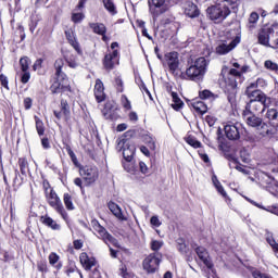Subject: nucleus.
<instances>
[{
	"instance_id": "obj_37",
	"label": "nucleus",
	"mask_w": 278,
	"mask_h": 278,
	"mask_svg": "<svg viewBox=\"0 0 278 278\" xmlns=\"http://www.w3.org/2000/svg\"><path fill=\"white\" fill-rule=\"evenodd\" d=\"M200 101H205V99H218V96L211 92L208 89H204L202 91H199V98Z\"/></svg>"
},
{
	"instance_id": "obj_34",
	"label": "nucleus",
	"mask_w": 278,
	"mask_h": 278,
	"mask_svg": "<svg viewBox=\"0 0 278 278\" xmlns=\"http://www.w3.org/2000/svg\"><path fill=\"white\" fill-rule=\"evenodd\" d=\"M185 142H187L189 147H192V149H201L203 147V143L197 140V137H194V135H188L187 137H185Z\"/></svg>"
},
{
	"instance_id": "obj_51",
	"label": "nucleus",
	"mask_w": 278,
	"mask_h": 278,
	"mask_svg": "<svg viewBox=\"0 0 278 278\" xmlns=\"http://www.w3.org/2000/svg\"><path fill=\"white\" fill-rule=\"evenodd\" d=\"M86 18V15L84 13H72V22L77 24L81 23Z\"/></svg>"
},
{
	"instance_id": "obj_1",
	"label": "nucleus",
	"mask_w": 278,
	"mask_h": 278,
	"mask_svg": "<svg viewBox=\"0 0 278 278\" xmlns=\"http://www.w3.org/2000/svg\"><path fill=\"white\" fill-rule=\"evenodd\" d=\"M268 86V83L263 77L256 78V80L248 83L244 94L250 99L245 103V108L260 109L270 108L273 98L268 97L263 90Z\"/></svg>"
},
{
	"instance_id": "obj_13",
	"label": "nucleus",
	"mask_w": 278,
	"mask_h": 278,
	"mask_svg": "<svg viewBox=\"0 0 278 278\" xmlns=\"http://www.w3.org/2000/svg\"><path fill=\"white\" fill-rule=\"evenodd\" d=\"M79 175L83 177L86 186H92L99 179V167L97 165H85L79 167Z\"/></svg>"
},
{
	"instance_id": "obj_40",
	"label": "nucleus",
	"mask_w": 278,
	"mask_h": 278,
	"mask_svg": "<svg viewBox=\"0 0 278 278\" xmlns=\"http://www.w3.org/2000/svg\"><path fill=\"white\" fill-rule=\"evenodd\" d=\"M119 101L125 112H129V110H131V101L127 98V94H122Z\"/></svg>"
},
{
	"instance_id": "obj_53",
	"label": "nucleus",
	"mask_w": 278,
	"mask_h": 278,
	"mask_svg": "<svg viewBox=\"0 0 278 278\" xmlns=\"http://www.w3.org/2000/svg\"><path fill=\"white\" fill-rule=\"evenodd\" d=\"M139 169H140V173H142V175H146L147 177H149L150 172H149V167L147 166V163L140 161L139 162Z\"/></svg>"
},
{
	"instance_id": "obj_41",
	"label": "nucleus",
	"mask_w": 278,
	"mask_h": 278,
	"mask_svg": "<svg viewBox=\"0 0 278 278\" xmlns=\"http://www.w3.org/2000/svg\"><path fill=\"white\" fill-rule=\"evenodd\" d=\"M35 123L38 136H45V123L42 119H40L38 116H35Z\"/></svg>"
},
{
	"instance_id": "obj_17",
	"label": "nucleus",
	"mask_w": 278,
	"mask_h": 278,
	"mask_svg": "<svg viewBox=\"0 0 278 278\" xmlns=\"http://www.w3.org/2000/svg\"><path fill=\"white\" fill-rule=\"evenodd\" d=\"M194 251L199 260L204 264V266H206L208 270H214V261H212V256H210V252L207 251V249L198 245Z\"/></svg>"
},
{
	"instance_id": "obj_52",
	"label": "nucleus",
	"mask_w": 278,
	"mask_h": 278,
	"mask_svg": "<svg viewBox=\"0 0 278 278\" xmlns=\"http://www.w3.org/2000/svg\"><path fill=\"white\" fill-rule=\"evenodd\" d=\"M217 121H218V118L214 115L205 116V123H206V125H208V127H214V125H216Z\"/></svg>"
},
{
	"instance_id": "obj_43",
	"label": "nucleus",
	"mask_w": 278,
	"mask_h": 278,
	"mask_svg": "<svg viewBox=\"0 0 278 278\" xmlns=\"http://www.w3.org/2000/svg\"><path fill=\"white\" fill-rule=\"evenodd\" d=\"M177 249H178L179 253H182L185 255L188 253V245L186 244V239L178 238Z\"/></svg>"
},
{
	"instance_id": "obj_46",
	"label": "nucleus",
	"mask_w": 278,
	"mask_h": 278,
	"mask_svg": "<svg viewBox=\"0 0 278 278\" xmlns=\"http://www.w3.org/2000/svg\"><path fill=\"white\" fill-rule=\"evenodd\" d=\"M164 247V242L159 241V240H152L150 243V249L151 251H154V253H160V249Z\"/></svg>"
},
{
	"instance_id": "obj_58",
	"label": "nucleus",
	"mask_w": 278,
	"mask_h": 278,
	"mask_svg": "<svg viewBox=\"0 0 278 278\" xmlns=\"http://www.w3.org/2000/svg\"><path fill=\"white\" fill-rule=\"evenodd\" d=\"M31 105H34V100L31 98H25L24 99V109L25 110H31Z\"/></svg>"
},
{
	"instance_id": "obj_3",
	"label": "nucleus",
	"mask_w": 278,
	"mask_h": 278,
	"mask_svg": "<svg viewBox=\"0 0 278 278\" xmlns=\"http://www.w3.org/2000/svg\"><path fill=\"white\" fill-rule=\"evenodd\" d=\"M55 70V80L50 86V92L52 94H64V92H73V87L71 86V78L68 75L62 71L64 68V59H56L53 65Z\"/></svg>"
},
{
	"instance_id": "obj_24",
	"label": "nucleus",
	"mask_w": 278,
	"mask_h": 278,
	"mask_svg": "<svg viewBox=\"0 0 278 278\" xmlns=\"http://www.w3.org/2000/svg\"><path fill=\"white\" fill-rule=\"evenodd\" d=\"M79 262L85 270H92V267L97 266V258L88 256L86 252L79 254Z\"/></svg>"
},
{
	"instance_id": "obj_61",
	"label": "nucleus",
	"mask_w": 278,
	"mask_h": 278,
	"mask_svg": "<svg viewBox=\"0 0 278 278\" xmlns=\"http://www.w3.org/2000/svg\"><path fill=\"white\" fill-rule=\"evenodd\" d=\"M128 118L130 123H138V113H136V111L129 112Z\"/></svg>"
},
{
	"instance_id": "obj_62",
	"label": "nucleus",
	"mask_w": 278,
	"mask_h": 278,
	"mask_svg": "<svg viewBox=\"0 0 278 278\" xmlns=\"http://www.w3.org/2000/svg\"><path fill=\"white\" fill-rule=\"evenodd\" d=\"M74 184L80 188L81 192L84 193L85 189H84V180L79 177L74 179Z\"/></svg>"
},
{
	"instance_id": "obj_18",
	"label": "nucleus",
	"mask_w": 278,
	"mask_h": 278,
	"mask_svg": "<svg viewBox=\"0 0 278 278\" xmlns=\"http://www.w3.org/2000/svg\"><path fill=\"white\" fill-rule=\"evenodd\" d=\"M116 108V101L108 100L102 109V114L106 121H118L121 116L114 111Z\"/></svg>"
},
{
	"instance_id": "obj_5",
	"label": "nucleus",
	"mask_w": 278,
	"mask_h": 278,
	"mask_svg": "<svg viewBox=\"0 0 278 278\" xmlns=\"http://www.w3.org/2000/svg\"><path fill=\"white\" fill-rule=\"evenodd\" d=\"M42 188H43V194L46 198V201L52 210L56 211L58 214L63 218V220H68V213L64 208V204H62V200L60 199V195H58V192H55V189L51 187V184H49V180L42 181Z\"/></svg>"
},
{
	"instance_id": "obj_39",
	"label": "nucleus",
	"mask_w": 278,
	"mask_h": 278,
	"mask_svg": "<svg viewBox=\"0 0 278 278\" xmlns=\"http://www.w3.org/2000/svg\"><path fill=\"white\" fill-rule=\"evenodd\" d=\"M114 88L116 92H125V83L121 76H116L114 79Z\"/></svg>"
},
{
	"instance_id": "obj_55",
	"label": "nucleus",
	"mask_w": 278,
	"mask_h": 278,
	"mask_svg": "<svg viewBox=\"0 0 278 278\" xmlns=\"http://www.w3.org/2000/svg\"><path fill=\"white\" fill-rule=\"evenodd\" d=\"M236 166V170H238L239 173H242L243 175H249V169H245L242 167V163L240 161H238V163H235Z\"/></svg>"
},
{
	"instance_id": "obj_44",
	"label": "nucleus",
	"mask_w": 278,
	"mask_h": 278,
	"mask_svg": "<svg viewBox=\"0 0 278 278\" xmlns=\"http://www.w3.org/2000/svg\"><path fill=\"white\" fill-rule=\"evenodd\" d=\"M2 255L1 262H3L4 264H8V262H14V254H12V252L8 251V250H3L2 252H0Z\"/></svg>"
},
{
	"instance_id": "obj_42",
	"label": "nucleus",
	"mask_w": 278,
	"mask_h": 278,
	"mask_svg": "<svg viewBox=\"0 0 278 278\" xmlns=\"http://www.w3.org/2000/svg\"><path fill=\"white\" fill-rule=\"evenodd\" d=\"M37 269L42 275H47L49 273V265L47 264V260H41L37 262Z\"/></svg>"
},
{
	"instance_id": "obj_8",
	"label": "nucleus",
	"mask_w": 278,
	"mask_h": 278,
	"mask_svg": "<svg viewBox=\"0 0 278 278\" xmlns=\"http://www.w3.org/2000/svg\"><path fill=\"white\" fill-rule=\"evenodd\" d=\"M224 131L228 140H240L243 138V140H247V142H256V139L253 135L244 136V134H247V128H244V126H242L240 123L227 124L224 127Z\"/></svg>"
},
{
	"instance_id": "obj_59",
	"label": "nucleus",
	"mask_w": 278,
	"mask_h": 278,
	"mask_svg": "<svg viewBox=\"0 0 278 278\" xmlns=\"http://www.w3.org/2000/svg\"><path fill=\"white\" fill-rule=\"evenodd\" d=\"M150 224L153 226V227H160L162 225V222H160V217L157 216H152L150 218Z\"/></svg>"
},
{
	"instance_id": "obj_38",
	"label": "nucleus",
	"mask_w": 278,
	"mask_h": 278,
	"mask_svg": "<svg viewBox=\"0 0 278 278\" xmlns=\"http://www.w3.org/2000/svg\"><path fill=\"white\" fill-rule=\"evenodd\" d=\"M143 142L150 149V151H155V138L151 137V135L143 136Z\"/></svg>"
},
{
	"instance_id": "obj_35",
	"label": "nucleus",
	"mask_w": 278,
	"mask_h": 278,
	"mask_svg": "<svg viewBox=\"0 0 278 278\" xmlns=\"http://www.w3.org/2000/svg\"><path fill=\"white\" fill-rule=\"evenodd\" d=\"M65 150H66V153L70 155L71 161L74 164V166H76V168H81V164H79V160H77V155L73 151V148H71V144L66 143Z\"/></svg>"
},
{
	"instance_id": "obj_22",
	"label": "nucleus",
	"mask_w": 278,
	"mask_h": 278,
	"mask_svg": "<svg viewBox=\"0 0 278 278\" xmlns=\"http://www.w3.org/2000/svg\"><path fill=\"white\" fill-rule=\"evenodd\" d=\"M212 184H213L216 192H218L220 194V197H223L225 203H227V205H231V198L229 197V194H227L225 187H223V184H220V180H218V176H216V174H214V172L212 175Z\"/></svg>"
},
{
	"instance_id": "obj_20",
	"label": "nucleus",
	"mask_w": 278,
	"mask_h": 278,
	"mask_svg": "<svg viewBox=\"0 0 278 278\" xmlns=\"http://www.w3.org/2000/svg\"><path fill=\"white\" fill-rule=\"evenodd\" d=\"M88 26L93 34L102 37V42H110V37H108V26H105V24L99 22H90Z\"/></svg>"
},
{
	"instance_id": "obj_23",
	"label": "nucleus",
	"mask_w": 278,
	"mask_h": 278,
	"mask_svg": "<svg viewBox=\"0 0 278 278\" xmlns=\"http://www.w3.org/2000/svg\"><path fill=\"white\" fill-rule=\"evenodd\" d=\"M187 105L189 108H192L194 112H197L200 116H203V114H207V104L199 98L187 100Z\"/></svg>"
},
{
	"instance_id": "obj_2",
	"label": "nucleus",
	"mask_w": 278,
	"mask_h": 278,
	"mask_svg": "<svg viewBox=\"0 0 278 278\" xmlns=\"http://www.w3.org/2000/svg\"><path fill=\"white\" fill-rule=\"evenodd\" d=\"M265 112L266 109L263 108L252 109L249 106H244V110L241 114L248 127H252V129H260V134L263 138H274L275 128H270V126H268V123L264 122V118L257 115L264 114Z\"/></svg>"
},
{
	"instance_id": "obj_12",
	"label": "nucleus",
	"mask_w": 278,
	"mask_h": 278,
	"mask_svg": "<svg viewBox=\"0 0 278 278\" xmlns=\"http://www.w3.org/2000/svg\"><path fill=\"white\" fill-rule=\"evenodd\" d=\"M91 227L94 229L99 236V239L104 242V244H113L116 249H121V243L118 239L114 238L108 229L103 227L98 219H91Z\"/></svg>"
},
{
	"instance_id": "obj_25",
	"label": "nucleus",
	"mask_w": 278,
	"mask_h": 278,
	"mask_svg": "<svg viewBox=\"0 0 278 278\" xmlns=\"http://www.w3.org/2000/svg\"><path fill=\"white\" fill-rule=\"evenodd\" d=\"M39 222L45 227H48V229H52V231H60V229H62V226H60L58 222H55L51 216H49V214L40 216Z\"/></svg>"
},
{
	"instance_id": "obj_28",
	"label": "nucleus",
	"mask_w": 278,
	"mask_h": 278,
	"mask_svg": "<svg viewBox=\"0 0 278 278\" xmlns=\"http://www.w3.org/2000/svg\"><path fill=\"white\" fill-rule=\"evenodd\" d=\"M17 166L23 177H27V175H31V170L29 169V159H27V156L18 157Z\"/></svg>"
},
{
	"instance_id": "obj_49",
	"label": "nucleus",
	"mask_w": 278,
	"mask_h": 278,
	"mask_svg": "<svg viewBox=\"0 0 278 278\" xmlns=\"http://www.w3.org/2000/svg\"><path fill=\"white\" fill-rule=\"evenodd\" d=\"M0 86L4 88V90H10V79L5 74H0Z\"/></svg>"
},
{
	"instance_id": "obj_16",
	"label": "nucleus",
	"mask_w": 278,
	"mask_h": 278,
	"mask_svg": "<svg viewBox=\"0 0 278 278\" xmlns=\"http://www.w3.org/2000/svg\"><path fill=\"white\" fill-rule=\"evenodd\" d=\"M238 45H240V37L236 36V38H233L229 45H227V41H222V43L215 48V53H217V55H227V53H231V51H233Z\"/></svg>"
},
{
	"instance_id": "obj_29",
	"label": "nucleus",
	"mask_w": 278,
	"mask_h": 278,
	"mask_svg": "<svg viewBox=\"0 0 278 278\" xmlns=\"http://www.w3.org/2000/svg\"><path fill=\"white\" fill-rule=\"evenodd\" d=\"M185 14L189 16V18H197L201 14V11H199V7L194 4V2L189 1L186 3Z\"/></svg>"
},
{
	"instance_id": "obj_10",
	"label": "nucleus",
	"mask_w": 278,
	"mask_h": 278,
	"mask_svg": "<svg viewBox=\"0 0 278 278\" xmlns=\"http://www.w3.org/2000/svg\"><path fill=\"white\" fill-rule=\"evenodd\" d=\"M206 14L211 21H214V23H223V21L231 14V9L225 3H219L208 7L206 9Z\"/></svg>"
},
{
	"instance_id": "obj_9",
	"label": "nucleus",
	"mask_w": 278,
	"mask_h": 278,
	"mask_svg": "<svg viewBox=\"0 0 278 278\" xmlns=\"http://www.w3.org/2000/svg\"><path fill=\"white\" fill-rule=\"evenodd\" d=\"M118 41L111 43L112 52L104 54L102 65L106 73H112L121 64V52L118 51Z\"/></svg>"
},
{
	"instance_id": "obj_64",
	"label": "nucleus",
	"mask_w": 278,
	"mask_h": 278,
	"mask_svg": "<svg viewBox=\"0 0 278 278\" xmlns=\"http://www.w3.org/2000/svg\"><path fill=\"white\" fill-rule=\"evenodd\" d=\"M271 42H274L276 49H278V34L277 33H274L271 35Z\"/></svg>"
},
{
	"instance_id": "obj_19",
	"label": "nucleus",
	"mask_w": 278,
	"mask_h": 278,
	"mask_svg": "<svg viewBox=\"0 0 278 278\" xmlns=\"http://www.w3.org/2000/svg\"><path fill=\"white\" fill-rule=\"evenodd\" d=\"M93 97L97 103H103L108 101V93H105V85L103 84V80H101L100 78L96 79V84L93 87Z\"/></svg>"
},
{
	"instance_id": "obj_54",
	"label": "nucleus",
	"mask_w": 278,
	"mask_h": 278,
	"mask_svg": "<svg viewBox=\"0 0 278 278\" xmlns=\"http://www.w3.org/2000/svg\"><path fill=\"white\" fill-rule=\"evenodd\" d=\"M277 66V63L273 62L271 60H266L264 62V67L267 71H271V73L275 71V67Z\"/></svg>"
},
{
	"instance_id": "obj_36",
	"label": "nucleus",
	"mask_w": 278,
	"mask_h": 278,
	"mask_svg": "<svg viewBox=\"0 0 278 278\" xmlns=\"http://www.w3.org/2000/svg\"><path fill=\"white\" fill-rule=\"evenodd\" d=\"M63 202L68 212H73V210H75V205L73 204V195H71V193L63 194Z\"/></svg>"
},
{
	"instance_id": "obj_56",
	"label": "nucleus",
	"mask_w": 278,
	"mask_h": 278,
	"mask_svg": "<svg viewBox=\"0 0 278 278\" xmlns=\"http://www.w3.org/2000/svg\"><path fill=\"white\" fill-rule=\"evenodd\" d=\"M73 245L76 251H79L80 249H84V240L76 239L73 241Z\"/></svg>"
},
{
	"instance_id": "obj_11",
	"label": "nucleus",
	"mask_w": 278,
	"mask_h": 278,
	"mask_svg": "<svg viewBox=\"0 0 278 278\" xmlns=\"http://www.w3.org/2000/svg\"><path fill=\"white\" fill-rule=\"evenodd\" d=\"M162 253L152 252L142 261V268L148 275H155L160 270L162 264Z\"/></svg>"
},
{
	"instance_id": "obj_14",
	"label": "nucleus",
	"mask_w": 278,
	"mask_h": 278,
	"mask_svg": "<svg viewBox=\"0 0 278 278\" xmlns=\"http://www.w3.org/2000/svg\"><path fill=\"white\" fill-rule=\"evenodd\" d=\"M164 62L168 68V73H170V75H173L174 77H178L179 76V52L177 51H172V52H167L164 55Z\"/></svg>"
},
{
	"instance_id": "obj_31",
	"label": "nucleus",
	"mask_w": 278,
	"mask_h": 278,
	"mask_svg": "<svg viewBox=\"0 0 278 278\" xmlns=\"http://www.w3.org/2000/svg\"><path fill=\"white\" fill-rule=\"evenodd\" d=\"M108 207L115 218H118L119 220H125L123 210L121 208V206H118V204H116V202L110 201L108 203Z\"/></svg>"
},
{
	"instance_id": "obj_7",
	"label": "nucleus",
	"mask_w": 278,
	"mask_h": 278,
	"mask_svg": "<svg viewBox=\"0 0 278 278\" xmlns=\"http://www.w3.org/2000/svg\"><path fill=\"white\" fill-rule=\"evenodd\" d=\"M238 79H242V72L230 68L227 77L224 78L223 90L227 94V100L233 104L236 103V94H238Z\"/></svg>"
},
{
	"instance_id": "obj_27",
	"label": "nucleus",
	"mask_w": 278,
	"mask_h": 278,
	"mask_svg": "<svg viewBox=\"0 0 278 278\" xmlns=\"http://www.w3.org/2000/svg\"><path fill=\"white\" fill-rule=\"evenodd\" d=\"M265 118L270 125V127H277L278 126V111L277 109H273L270 106L265 109Z\"/></svg>"
},
{
	"instance_id": "obj_63",
	"label": "nucleus",
	"mask_w": 278,
	"mask_h": 278,
	"mask_svg": "<svg viewBox=\"0 0 278 278\" xmlns=\"http://www.w3.org/2000/svg\"><path fill=\"white\" fill-rule=\"evenodd\" d=\"M121 276L123 277V278H131V274H129L128 271H127V266H123L122 268H121Z\"/></svg>"
},
{
	"instance_id": "obj_45",
	"label": "nucleus",
	"mask_w": 278,
	"mask_h": 278,
	"mask_svg": "<svg viewBox=\"0 0 278 278\" xmlns=\"http://www.w3.org/2000/svg\"><path fill=\"white\" fill-rule=\"evenodd\" d=\"M29 64H31L29 56H22L20 59L21 71H29Z\"/></svg>"
},
{
	"instance_id": "obj_50",
	"label": "nucleus",
	"mask_w": 278,
	"mask_h": 278,
	"mask_svg": "<svg viewBox=\"0 0 278 278\" xmlns=\"http://www.w3.org/2000/svg\"><path fill=\"white\" fill-rule=\"evenodd\" d=\"M50 266H55L60 262V255L55 252H51L48 256Z\"/></svg>"
},
{
	"instance_id": "obj_4",
	"label": "nucleus",
	"mask_w": 278,
	"mask_h": 278,
	"mask_svg": "<svg viewBox=\"0 0 278 278\" xmlns=\"http://www.w3.org/2000/svg\"><path fill=\"white\" fill-rule=\"evenodd\" d=\"M210 65V61L205 59V56H200L195 59L193 63L189 67H187L186 72L180 74V79H189V81H199L205 77V73H207V66Z\"/></svg>"
},
{
	"instance_id": "obj_26",
	"label": "nucleus",
	"mask_w": 278,
	"mask_h": 278,
	"mask_svg": "<svg viewBox=\"0 0 278 278\" xmlns=\"http://www.w3.org/2000/svg\"><path fill=\"white\" fill-rule=\"evenodd\" d=\"M64 34L68 45H71V47H73V49H75L78 53H81V47L79 46V41H77L75 30L68 28L64 31Z\"/></svg>"
},
{
	"instance_id": "obj_33",
	"label": "nucleus",
	"mask_w": 278,
	"mask_h": 278,
	"mask_svg": "<svg viewBox=\"0 0 278 278\" xmlns=\"http://www.w3.org/2000/svg\"><path fill=\"white\" fill-rule=\"evenodd\" d=\"M104 9L111 14L112 16H116L118 11L116 10V4H114V0H102Z\"/></svg>"
},
{
	"instance_id": "obj_60",
	"label": "nucleus",
	"mask_w": 278,
	"mask_h": 278,
	"mask_svg": "<svg viewBox=\"0 0 278 278\" xmlns=\"http://www.w3.org/2000/svg\"><path fill=\"white\" fill-rule=\"evenodd\" d=\"M42 62H45V60L37 59L33 65V71H40V68H42Z\"/></svg>"
},
{
	"instance_id": "obj_57",
	"label": "nucleus",
	"mask_w": 278,
	"mask_h": 278,
	"mask_svg": "<svg viewBox=\"0 0 278 278\" xmlns=\"http://www.w3.org/2000/svg\"><path fill=\"white\" fill-rule=\"evenodd\" d=\"M41 147L45 150H48L51 148V142L49 141V137L41 138Z\"/></svg>"
},
{
	"instance_id": "obj_32",
	"label": "nucleus",
	"mask_w": 278,
	"mask_h": 278,
	"mask_svg": "<svg viewBox=\"0 0 278 278\" xmlns=\"http://www.w3.org/2000/svg\"><path fill=\"white\" fill-rule=\"evenodd\" d=\"M170 97H172V108L173 110H175V112H180L181 110H184V100H181V98H179V93H177L176 91H172L170 92Z\"/></svg>"
},
{
	"instance_id": "obj_21",
	"label": "nucleus",
	"mask_w": 278,
	"mask_h": 278,
	"mask_svg": "<svg viewBox=\"0 0 278 278\" xmlns=\"http://www.w3.org/2000/svg\"><path fill=\"white\" fill-rule=\"evenodd\" d=\"M53 114L58 121H62V114L65 121H71V105H68V101L61 99L60 111L54 110Z\"/></svg>"
},
{
	"instance_id": "obj_15",
	"label": "nucleus",
	"mask_w": 278,
	"mask_h": 278,
	"mask_svg": "<svg viewBox=\"0 0 278 278\" xmlns=\"http://www.w3.org/2000/svg\"><path fill=\"white\" fill-rule=\"evenodd\" d=\"M275 34V24L274 25H264L261 29H258L257 40L258 45L263 47H270V38Z\"/></svg>"
},
{
	"instance_id": "obj_47",
	"label": "nucleus",
	"mask_w": 278,
	"mask_h": 278,
	"mask_svg": "<svg viewBox=\"0 0 278 278\" xmlns=\"http://www.w3.org/2000/svg\"><path fill=\"white\" fill-rule=\"evenodd\" d=\"M31 79V73H29V70L22 71L20 81L21 84H29V80Z\"/></svg>"
},
{
	"instance_id": "obj_30",
	"label": "nucleus",
	"mask_w": 278,
	"mask_h": 278,
	"mask_svg": "<svg viewBox=\"0 0 278 278\" xmlns=\"http://www.w3.org/2000/svg\"><path fill=\"white\" fill-rule=\"evenodd\" d=\"M219 151H222V153H224L225 160H227L228 162H233V164H238V157H236V155H233L230 152L231 147L227 146V143L219 144Z\"/></svg>"
},
{
	"instance_id": "obj_48",
	"label": "nucleus",
	"mask_w": 278,
	"mask_h": 278,
	"mask_svg": "<svg viewBox=\"0 0 278 278\" xmlns=\"http://www.w3.org/2000/svg\"><path fill=\"white\" fill-rule=\"evenodd\" d=\"M257 21H260V14H257V12H252L249 17L250 29L255 27V23H257Z\"/></svg>"
},
{
	"instance_id": "obj_6",
	"label": "nucleus",
	"mask_w": 278,
	"mask_h": 278,
	"mask_svg": "<svg viewBox=\"0 0 278 278\" xmlns=\"http://www.w3.org/2000/svg\"><path fill=\"white\" fill-rule=\"evenodd\" d=\"M136 130H127L117 139V149L123 152L125 162H132L136 155V143L134 137Z\"/></svg>"
}]
</instances>
